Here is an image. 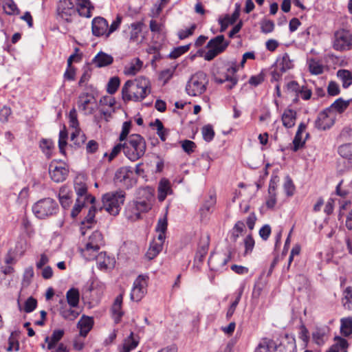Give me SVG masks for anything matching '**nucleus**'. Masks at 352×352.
<instances>
[{
    "mask_svg": "<svg viewBox=\"0 0 352 352\" xmlns=\"http://www.w3.org/2000/svg\"><path fill=\"white\" fill-rule=\"evenodd\" d=\"M77 5L80 15L85 17H91V10L94 8L91 6L89 0H78Z\"/></svg>",
    "mask_w": 352,
    "mask_h": 352,
    "instance_id": "a19ab883",
    "label": "nucleus"
},
{
    "mask_svg": "<svg viewBox=\"0 0 352 352\" xmlns=\"http://www.w3.org/2000/svg\"><path fill=\"white\" fill-rule=\"evenodd\" d=\"M132 175L133 172L129 169V168L122 167L116 171L114 180L116 183H119L129 188L135 183Z\"/></svg>",
    "mask_w": 352,
    "mask_h": 352,
    "instance_id": "4468645a",
    "label": "nucleus"
},
{
    "mask_svg": "<svg viewBox=\"0 0 352 352\" xmlns=\"http://www.w3.org/2000/svg\"><path fill=\"white\" fill-rule=\"evenodd\" d=\"M58 206L51 198H45L38 201L32 206V211L38 219H45L56 213Z\"/></svg>",
    "mask_w": 352,
    "mask_h": 352,
    "instance_id": "0eeeda50",
    "label": "nucleus"
},
{
    "mask_svg": "<svg viewBox=\"0 0 352 352\" xmlns=\"http://www.w3.org/2000/svg\"><path fill=\"white\" fill-rule=\"evenodd\" d=\"M309 72L313 75L322 74L324 69V65L321 60L311 58L307 60Z\"/></svg>",
    "mask_w": 352,
    "mask_h": 352,
    "instance_id": "c85d7f7f",
    "label": "nucleus"
},
{
    "mask_svg": "<svg viewBox=\"0 0 352 352\" xmlns=\"http://www.w3.org/2000/svg\"><path fill=\"white\" fill-rule=\"evenodd\" d=\"M229 45L225 40L223 35H218L211 38L206 45L208 50L205 53L204 58L206 60H213L219 54L223 52Z\"/></svg>",
    "mask_w": 352,
    "mask_h": 352,
    "instance_id": "6e6552de",
    "label": "nucleus"
},
{
    "mask_svg": "<svg viewBox=\"0 0 352 352\" xmlns=\"http://www.w3.org/2000/svg\"><path fill=\"white\" fill-rule=\"evenodd\" d=\"M300 87L296 81L294 80L289 82L286 85L287 91L289 93L294 94L297 97H298Z\"/></svg>",
    "mask_w": 352,
    "mask_h": 352,
    "instance_id": "774afa93",
    "label": "nucleus"
},
{
    "mask_svg": "<svg viewBox=\"0 0 352 352\" xmlns=\"http://www.w3.org/2000/svg\"><path fill=\"white\" fill-rule=\"evenodd\" d=\"M296 118V112L294 110L286 109L282 116L283 124L286 128H292L295 124Z\"/></svg>",
    "mask_w": 352,
    "mask_h": 352,
    "instance_id": "72a5a7b5",
    "label": "nucleus"
},
{
    "mask_svg": "<svg viewBox=\"0 0 352 352\" xmlns=\"http://www.w3.org/2000/svg\"><path fill=\"white\" fill-rule=\"evenodd\" d=\"M67 132L64 128L59 133L58 147L61 153H65V147L67 145Z\"/></svg>",
    "mask_w": 352,
    "mask_h": 352,
    "instance_id": "5fc2aeb1",
    "label": "nucleus"
},
{
    "mask_svg": "<svg viewBox=\"0 0 352 352\" xmlns=\"http://www.w3.org/2000/svg\"><path fill=\"white\" fill-rule=\"evenodd\" d=\"M131 127V122L126 121L123 123L122 127V131H121L120 137H119V140L120 142H123L124 140L126 141V140L127 139V136L130 132Z\"/></svg>",
    "mask_w": 352,
    "mask_h": 352,
    "instance_id": "680f3d73",
    "label": "nucleus"
},
{
    "mask_svg": "<svg viewBox=\"0 0 352 352\" xmlns=\"http://www.w3.org/2000/svg\"><path fill=\"white\" fill-rule=\"evenodd\" d=\"M190 49V45L180 46L175 48L169 54V57L171 58H177L183 54L188 52Z\"/></svg>",
    "mask_w": 352,
    "mask_h": 352,
    "instance_id": "bf43d9fd",
    "label": "nucleus"
},
{
    "mask_svg": "<svg viewBox=\"0 0 352 352\" xmlns=\"http://www.w3.org/2000/svg\"><path fill=\"white\" fill-rule=\"evenodd\" d=\"M283 188L287 196L294 195L295 187L292 179L289 176H287L285 179Z\"/></svg>",
    "mask_w": 352,
    "mask_h": 352,
    "instance_id": "052dcab7",
    "label": "nucleus"
},
{
    "mask_svg": "<svg viewBox=\"0 0 352 352\" xmlns=\"http://www.w3.org/2000/svg\"><path fill=\"white\" fill-rule=\"evenodd\" d=\"M74 188L77 195L76 199L87 201L89 204L94 203L96 199L94 197L88 194L87 188L85 184L82 182H76L74 184Z\"/></svg>",
    "mask_w": 352,
    "mask_h": 352,
    "instance_id": "412c9836",
    "label": "nucleus"
},
{
    "mask_svg": "<svg viewBox=\"0 0 352 352\" xmlns=\"http://www.w3.org/2000/svg\"><path fill=\"white\" fill-rule=\"evenodd\" d=\"M180 143L183 150L188 154L192 153L196 148L195 143L191 140H185Z\"/></svg>",
    "mask_w": 352,
    "mask_h": 352,
    "instance_id": "0e129e2a",
    "label": "nucleus"
},
{
    "mask_svg": "<svg viewBox=\"0 0 352 352\" xmlns=\"http://www.w3.org/2000/svg\"><path fill=\"white\" fill-rule=\"evenodd\" d=\"M349 100H344L342 98H340L337 99L327 109L329 110V112L332 115L334 111L341 113L344 111V110L349 107Z\"/></svg>",
    "mask_w": 352,
    "mask_h": 352,
    "instance_id": "ea45409f",
    "label": "nucleus"
},
{
    "mask_svg": "<svg viewBox=\"0 0 352 352\" xmlns=\"http://www.w3.org/2000/svg\"><path fill=\"white\" fill-rule=\"evenodd\" d=\"M175 69H176V66H174L170 68H168V69L162 71V72L160 73V78L161 80H164V82H166L168 80H169L172 78Z\"/></svg>",
    "mask_w": 352,
    "mask_h": 352,
    "instance_id": "69168bd1",
    "label": "nucleus"
},
{
    "mask_svg": "<svg viewBox=\"0 0 352 352\" xmlns=\"http://www.w3.org/2000/svg\"><path fill=\"white\" fill-rule=\"evenodd\" d=\"M201 133L203 138L206 142H210L214 138V131L212 126L210 124L204 126L201 129Z\"/></svg>",
    "mask_w": 352,
    "mask_h": 352,
    "instance_id": "3c124183",
    "label": "nucleus"
},
{
    "mask_svg": "<svg viewBox=\"0 0 352 352\" xmlns=\"http://www.w3.org/2000/svg\"><path fill=\"white\" fill-rule=\"evenodd\" d=\"M243 292V287H241L239 291V294H238L235 300L231 304V305L230 306V307L227 311V314H226L227 318H230L233 315V314H234V312L241 300Z\"/></svg>",
    "mask_w": 352,
    "mask_h": 352,
    "instance_id": "6e6d98bb",
    "label": "nucleus"
},
{
    "mask_svg": "<svg viewBox=\"0 0 352 352\" xmlns=\"http://www.w3.org/2000/svg\"><path fill=\"white\" fill-rule=\"evenodd\" d=\"M340 331L342 334L348 336L352 333V318H344L341 319Z\"/></svg>",
    "mask_w": 352,
    "mask_h": 352,
    "instance_id": "49530a36",
    "label": "nucleus"
},
{
    "mask_svg": "<svg viewBox=\"0 0 352 352\" xmlns=\"http://www.w3.org/2000/svg\"><path fill=\"white\" fill-rule=\"evenodd\" d=\"M338 153L341 157L348 160L352 164V143L340 146Z\"/></svg>",
    "mask_w": 352,
    "mask_h": 352,
    "instance_id": "c03bdc74",
    "label": "nucleus"
},
{
    "mask_svg": "<svg viewBox=\"0 0 352 352\" xmlns=\"http://www.w3.org/2000/svg\"><path fill=\"white\" fill-rule=\"evenodd\" d=\"M124 199L125 192L122 190L107 192L102 197V206L100 210L104 209L109 214L116 216L119 214Z\"/></svg>",
    "mask_w": 352,
    "mask_h": 352,
    "instance_id": "39448f33",
    "label": "nucleus"
},
{
    "mask_svg": "<svg viewBox=\"0 0 352 352\" xmlns=\"http://www.w3.org/2000/svg\"><path fill=\"white\" fill-rule=\"evenodd\" d=\"M348 342L346 339L341 337L335 338V343L326 352H347Z\"/></svg>",
    "mask_w": 352,
    "mask_h": 352,
    "instance_id": "58836bf2",
    "label": "nucleus"
},
{
    "mask_svg": "<svg viewBox=\"0 0 352 352\" xmlns=\"http://www.w3.org/2000/svg\"><path fill=\"white\" fill-rule=\"evenodd\" d=\"M96 206H91L89 209L88 213L85 218V221L82 223V227L80 228L81 234L85 236L87 233V230H84L85 228L87 227V229L91 228L90 225L94 222L95 214H96Z\"/></svg>",
    "mask_w": 352,
    "mask_h": 352,
    "instance_id": "2f4dec72",
    "label": "nucleus"
},
{
    "mask_svg": "<svg viewBox=\"0 0 352 352\" xmlns=\"http://www.w3.org/2000/svg\"><path fill=\"white\" fill-rule=\"evenodd\" d=\"M65 333L63 329H55L50 337H46L45 342L47 344L48 350L53 349L56 344L62 339Z\"/></svg>",
    "mask_w": 352,
    "mask_h": 352,
    "instance_id": "cd10ccee",
    "label": "nucleus"
},
{
    "mask_svg": "<svg viewBox=\"0 0 352 352\" xmlns=\"http://www.w3.org/2000/svg\"><path fill=\"white\" fill-rule=\"evenodd\" d=\"M148 276L147 275H139L134 280L131 292V300L139 302L147 292Z\"/></svg>",
    "mask_w": 352,
    "mask_h": 352,
    "instance_id": "9d476101",
    "label": "nucleus"
},
{
    "mask_svg": "<svg viewBox=\"0 0 352 352\" xmlns=\"http://www.w3.org/2000/svg\"><path fill=\"white\" fill-rule=\"evenodd\" d=\"M69 170L65 166H57L55 163H51L49 167V173L51 179L56 182H63L68 175Z\"/></svg>",
    "mask_w": 352,
    "mask_h": 352,
    "instance_id": "f3484780",
    "label": "nucleus"
},
{
    "mask_svg": "<svg viewBox=\"0 0 352 352\" xmlns=\"http://www.w3.org/2000/svg\"><path fill=\"white\" fill-rule=\"evenodd\" d=\"M274 342L271 340L263 339L257 346L254 352H272Z\"/></svg>",
    "mask_w": 352,
    "mask_h": 352,
    "instance_id": "a18cd8bd",
    "label": "nucleus"
},
{
    "mask_svg": "<svg viewBox=\"0 0 352 352\" xmlns=\"http://www.w3.org/2000/svg\"><path fill=\"white\" fill-rule=\"evenodd\" d=\"M157 192V198L160 201H163L167 195L172 194L170 183L167 179L163 178L160 181Z\"/></svg>",
    "mask_w": 352,
    "mask_h": 352,
    "instance_id": "4be33fe9",
    "label": "nucleus"
},
{
    "mask_svg": "<svg viewBox=\"0 0 352 352\" xmlns=\"http://www.w3.org/2000/svg\"><path fill=\"white\" fill-rule=\"evenodd\" d=\"M39 147L47 158L50 159L52 157L54 148V142L52 140L42 138L39 142Z\"/></svg>",
    "mask_w": 352,
    "mask_h": 352,
    "instance_id": "e433bc0d",
    "label": "nucleus"
},
{
    "mask_svg": "<svg viewBox=\"0 0 352 352\" xmlns=\"http://www.w3.org/2000/svg\"><path fill=\"white\" fill-rule=\"evenodd\" d=\"M67 302L73 307H77L79 304L80 293L78 289L71 288L66 293Z\"/></svg>",
    "mask_w": 352,
    "mask_h": 352,
    "instance_id": "c9c22d12",
    "label": "nucleus"
},
{
    "mask_svg": "<svg viewBox=\"0 0 352 352\" xmlns=\"http://www.w3.org/2000/svg\"><path fill=\"white\" fill-rule=\"evenodd\" d=\"M338 78L342 81V87L348 88L352 85V72L346 69H339L337 72Z\"/></svg>",
    "mask_w": 352,
    "mask_h": 352,
    "instance_id": "79ce46f5",
    "label": "nucleus"
},
{
    "mask_svg": "<svg viewBox=\"0 0 352 352\" xmlns=\"http://www.w3.org/2000/svg\"><path fill=\"white\" fill-rule=\"evenodd\" d=\"M34 274V270L32 266L26 267L24 270L23 276V283L24 285H28L30 283Z\"/></svg>",
    "mask_w": 352,
    "mask_h": 352,
    "instance_id": "e2e57ef3",
    "label": "nucleus"
},
{
    "mask_svg": "<svg viewBox=\"0 0 352 352\" xmlns=\"http://www.w3.org/2000/svg\"><path fill=\"white\" fill-rule=\"evenodd\" d=\"M61 306L59 309L60 316L65 320H74L79 315L78 311L74 309V307H71L68 303L60 301Z\"/></svg>",
    "mask_w": 352,
    "mask_h": 352,
    "instance_id": "5701e85b",
    "label": "nucleus"
},
{
    "mask_svg": "<svg viewBox=\"0 0 352 352\" xmlns=\"http://www.w3.org/2000/svg\"><path fill=\"white\" fill-rule=\"evenodd\" d=\"M142 62L139 58H135L124 67V72L126 75L134 76L142 68Z\"/></svg>",
    "mask_w": 352,
    "mask_h": 352,
    "instance_id": "473e14b6",
    "label": "nucleus"
},
{
    "mask_svg": "<svg viewBox=\"0 0 352 352\" xmlns=\"http://www.w3.org/2000/svg\"><path fill=\"white\" fill-rule=\"evenodd\" d=\"M94 258L96 260L98 267L101 270L106 271L114 267L116 263L114 258L107 256L105 252L96 254Z\"/></svg>",
    "mask_w": 352,
    "mask_h": 352,
    "instance_id": "a211bd4d",
    "label": "nucleus"
},
{
    "mask_svg": "<svg viewBox=\"0 0 352 352\" xmlns=\"http://www.w3.org/2000/svg\"><path fill=\"white\" fill-rule=\"evenodd\" d=\"M104 243L102 234L98 230H95L83 239L78 250L85 259L91 261L94 259Z\"/></svg>",
    "mask_w": 352,
    "mask_h": 352,
    "instance_id": "7ed1b4c3",
    "label": "nucleus"
},
{
    "mask_svg": "<svg viewBox=\"0 0 352 352\" xmlns=\"http://www.w3.org/2000/svg\"><path fill=\"white\" fill-rule=\"evenodd\" d=\"M149 80L144 77L135 80H127L122 89V98L124 101H142L151 93Z\"/></svg>",
    "mask_w": 352,
    "mask_h": 352,
    "instance_id": "f257e3e1",
    "label": "nucleus"
},
{
    "mask_svg": "<svg viewBox=\"0 0 352 352\" xmlns=\"http://www.w3.org/2000/svg\"><path fill=\"white\" fill-rule=\"evenodd\" d=\"M334 124V116L326 109L320 112L315 121V126L319 130L329 129Z\"/></svg>",
    "mask_w": 352,
    "mask_h": 352,
    "instance_id": "dca6fc26",
    "label": "nucleus"
},
{
    "mask_svg": "<svg viewBox=\"0 0 352 352\" xmlns=\"http://www.w3.org/2000/svg\"><path fill=\"white\" fill-rule=\"evenodd\" d=\"M113 57L104 52H99L94 58L93 62L98 67L107 66L113 63Z\"/></svg>",
    "mask_w": 352,
    "mask_h": 352,
    "instance_id": "7c9ffc66",
    "label": "nucleus"
},
{
    "mask_svg": "<svg viewBox=\"0 0 352 352\" xmlns=\"http://www.w3.org/2000/svg\"><path fill=\"white\" fill-rule=\"evenodd\" d=\"M342 303L346 309L352 310V287H347L345 289Z\"/></svg>",
    "mask_w": 352,
    "mask_h": 352,
    "instance_id": "de8ad7c7",
    "label": "nucleus"
},
{
    "mask_svg": "<svg viewBox=\"0 0 352 352\" xmlns=\"http://www.w3.org/2000/svg\"><path fill=\"white\" fill-rule=\"evenodd\" d=\"M122 294H120L116 297L113 305L111 308V311L115 318L116 322H118L123 313L122 311Z\"/></svg>",
    "mask_w": 352,
    "mask_h": 352,
    "instance_id": "4c0bfd02",
    "label": "nucleus"
},
{
    "mask_svg": "<svg viewBox=\"0 0 352 352\" xmlns=\"http://www.w3.org/2000/svg\"><path fill=\"white\" fill-rule=\"evenodd\" d=\"M260 24L261 32L265 34L272 32L274 30L275 26L273 21L266 19H263Z\"/></svg>",
    "mask_w": 352,
    "mask_h": 352,
    "instance_id": "603ef678",
    "label": "nucleus"
},
{
    "mask_svg": "<svg viewBox=\"0 0 352 352\" xmlns=\"http://www.w3.org/2000/svg\"><path fill=\"white\" fill-rule=\"evenodd\" d=\"M124 154L131 161L141 158L146 149V141L139 134H132L124 142Z\"/></svg>",
    "mask_w": 352,
    "mask_h": 352,
    "instance_id": "20e7f679",
    "label": "nucleus"
},
{
    "mask_svg": "<svg viewBox=\"0 0 352 352\" xmlns=\"http://www.w3.org/2000/svg\"><path fill=\"white\" fill-rule=\"evenodd\" d=\"M58 199L63 208H67L72 202V192L67 186H63L59 190Z\"/></svg>",
    "mask_w": 352,
    "mask_h": 352,
    "instance_id": "393cba45",
    "label": "nucleus"
},
{
    "mask_svg": "<svg viewBox=\"0 0 352 352\" xmlns=\"http://www.w3.org/2000/svg\"><path fill=\"white\" fill-rule=\"evenodd\" d=\"M94 325V320L91 317L82 316L78 322V327L80 329V335L86 337Z\"/></svg>",
    "mask_w": 352,
    "mask_h": 352,
    "instance_id": "b1692460",
    "label": "nucleus"
},
{
    "mask_svg": "<svg viewBox=\"0 0 352 352\" xmlns=\"http://www.w3.org/2000/svg\"><path fill=\"white\" fill-rule=\"evenodd\" d=\"M71 140L74 142V144L78 146H80L82 144L85 140L86 137L84 133L81 132L80 130H76V131H73L71 134Z\"/></svg>",
    "mask_w": 352,
    "mask_h": 352,
    "instance_id": "8fccbe9b",
    "label": "nucleus"
},
{
    "mask_svg": "<svg viewBox=\"0 0 352 352\" xmlns=\"http://www.w3.org/2000/svg\"><path fill=\"white\" fill-rule=\"evenodd\" d=\"M37 302L36 299L32 297H30L27 299L25 302L24 311L26 313H30L33 311L36 307Z\"/></svg>",
    "mask_w": 352,
    "mask_h": 352,
    "instance_id": "338daca9",
    "label": "nucleus"
},
{
    "mask_svg": "<svg viewBox=\"0 0 352 352\" xmlns=\"http://www.w3.org/2000/svg\"><path fill=\"white\" fill-rule=\"evenodd\" d=\"M237 69L236 63H232V65L227 68L226 73L223 78L215 77L214 81L219 84L228 82L229 84L226 85V88L228 89H232L238 82V78L236 75Z\"/></svg>",
    "mask_w": 352,
    "mask_h": 352,
    "instance_id": "f8f14e48",
    "label": "nucleus"
},
{
    "mask_svg": "<svg viewBox=\"0 0 352 352\" xmlns=\"http://www.w3.org/2000/svg\"><path fill=\"white\" fill-rule=\"evenodd\" d=\"M327 327H317L312 332V339L318 345H322L328 339Z\"/></svg>",
    "mask_w": 352,
    "mask_h": 352,
    "instance_id": "bb28decb",
    "label": "nucleus"
},
{
    "mask_svg": "<svg viewBox=\"0 0 352 352\" xmlns=\"http://www.w3.org/2000/svg\"><path fill=\"white\" fill-rule=\"evenodd\" d=\"M163 245L162 243H157V241H153L148 250L146 256L148 259L151 260L154 258L162 250Z\"/></svg>",
    "mask_w": 352,
    "mask_h": 352,
    "instance_id": "37998d69",
    "label": "nucleus"
},
{
    "mask_svg": "<svg viewBox=\"0 0 352 352\" xmlns=\"http://www.w3.org/2000/svg\"><path fill=\"white\" fill-rule=\"evenodd\" d=\"M144 23L141 21L135 22L130 25L129 28L130 30V37L129 41L131 43H134L139 44L142 43L144 37L141 36V32L142 31V27Z\"/></svg>",
    "mask_w": 352,
    "mask_h": 352,
    "instance_id": "aec40b11",
    "label": "nucleus"
},
{
    "mask_svg": "<svg viewBox=\"0 0 352 352\" xmlns=\"http://www.w3.org/2000/svg\"><path fill=\"white\" fill-rule=\"evenodd\" d=\"M120 79L118 77L111 78L107 84V92L110 94H113L117 91L120 86Z\"/></svg>",
    "mask_w": 352,
    "mask_h": 352,
    "instance_id": "4d7b16f0",
    "label": "nucleus"
},
{
    "mask_svg": "<svg viewBox=\"0 0 352 352\" xmlns=\"http://www.w3.org/2000/svg\"><path fill=\"white\" fill-rule=\"evenodd\" d=\"M153 189H143L140 191V195L144 196L146 199H140L130 202L125 210L126 217L132 221L140 219L141 213L148 211L152 206L153 199Z\"/></svg>",
    "mask_w": 352,
    "mask_h": 352,
    "instance_id": "f03ea898",
    "label": "nucleus"
},
{
    "mask_svg": "<svg viewBox=\"0 0 352 352\" xmlns=\"http://www.w3.org/2000/svg\"><path fill=\"white\" fill-rule=\"evenodd\" d=\"M233 14L230 16L226 14L223 18H219V23L221 25L220 32H224L229 25L234 24L238 19H233Z\"/></svg>",
    "mask_w": 352,
    "mask_h": 352,
    "instance_id": "09e8293b",
    "label": "nucleus"
},
{
    "mask_svg": "<svg viewBox=\"0 0 352 352\" xmlns=\"http://www.w3.org/2000/svg\"><path fill=\"white\" fill-rule=\"evenodd\" d=\"M95 98L92 94L82 93L78 96V107L85 115H91L94 111Z\"/></svg>",
    "mask_w": 352,
    "mask_h": 352,
    "instance_id": "9b49d317",
    "label": "nucleus"
},
{
    "mask_svg": "<svg viewBox=\"0 0 352 352\" xmlns=\"http://www.w3.org/2000/svg\"><path fill=\"white\" fill-rule=\"evenodd\" d=\"M207 84L206 74L203 72H197L187 82L186 93L191 96H200L206 91Z\"/></svg>",
    "mask_w": 352,
    "mask_h": 352,
    "instance_id": "423d86ee",
    "label": "nucleus"
},
{
    "mask_svg": "<svg viewBox=\"0 0 352 352\" xmlns=\"http://www.w3.org/2000/svg\"><path fill=\"white\" fill-rule=\"evenodd\" d=\"M333 47L337 51H348L352 50V34L344 29L334 33Z\"/></svg>",
    "mask_w": 352,
    "mask_h": 352,
    "instance_id": "1a4fd4ad",
    "label": "nucleus"
},
{
    "mask_svg": "<svg viewBox=\"0 0 352 352\" xmlns=\"http://www.w3.org/2000/svg\"><path fill=\"white\" fill-rule=\"evenodd\" d=\"M275 352H296V340L293 336L285 335L278 344H274Z\"/></svg>",
    "mask_w": 352,
    "mask_h": 352,
    "instance_id": "2eb2a0df",
    "label": "nucleus"
},
{
    "mask_svg": "<svg viewBox=\"0 0 352 352\" xmlns=\"http://www.w3.org/2000/svg\"><path fill=\"white\" fill-rule=\"evenodd\" d=\"M216 204V197L214 195H210V197L204 201L203 205L199 209L200 215L201 218L206 217L208 214H210L212 208H214Z\"/></svg>",
    "mask_w": 352,
    "mask_h": 352,
    "instance_id": "c756f323",
    "label": "nucleus"
},
{
    "mask_svg": "<svg viewBox=\"0 0 352 352\" xmlns=\"http://www.w3.org/2000/svg\"><path fill=\"white\" fill-rule=\"evenodd\" d=\"M87 203L89 202L85 200L76 199V203L71 212L72 217L74 218L76 217L81 211L82 208H84Z\"/></svg>",
    "mask_w": 352,
    "mask_h": 352,
    "instance_id": "864d4df0",
    "label": "nucleus"
},
{
    "mask_svg": "<svg viewBox=\"0 0 352 352\" xmlns=\"http://www.w3.org/2000/svg\"><path fill=\"white\" fill-rule=\"evenodd\" d=\"M276 65L282 72H286L294 67L293 60H292L287 53H284L279 56L276 62Z\"/></svg>",
    "mask_w": 352,
    "mask_h": 352,
    "instance_id": "a878e982",
    "label": "nucleus"
},
{
    "mask_svg": "<svg viewBox=\"0 0 352 352\" xmlns=\"http://www.w3.org/2000/svg\"><path fill=\"white\" fill-rule=\"evenodd\" d=\"M76 10L72 0H60L57 6V14L63 20L70 22Z\"/></svg>",
    "mask_w": 352,
    "mask_h": 352,
    "instance_id": "ddd939ff",
    "label": "nucleus"
},
{
    "mask_svg": "<svg viewBox=\"0 0 352 352\" xmlns=\"http://www.w3.org/2000/svg\"><path fill=\"white\" fill-rule=\"evenodd\" d=\"M243 242L245 246L244 255L245 256L250 254L252 252L255 243L251 234L248 235L245 238Z\"/></svg>",
    "mask_w": 352,
    "mask_h": 352,
    "instance_id": "13d9d810",
    "label": "nucleus"
},
{
    "mask_svg": "<svg viewBox=\"0 0 352 352\" xmlns=\"http://www.w3.org/2000/svg\"><path fill=\"white\" fill-rule=\"evenodd\" d=\"M108 30V23L102 17H96L92 21V33L94 36H107Z\"/></svg>",
    "mask_w": 352,
    "mask_h": 352,
    "instance_id": "6ab92c4d",
    "label": "nucleus"
},
{
    "mask_svg": "<svg viewBox=\"0 0 352 352\" xmlns=\"http://www.w3.org/2000/svg\"><path fill=\"white\" fill-rule=\"evenodd\" d=\"M139 341L133 337V333L124 339L122 346L120 348L119 352H130L137 347Z\"/></svg>",
    "mask_w": 352,
    "mask_h": 352,
    "instance_id": "f704fd0d",
    "label": "nucleus"
}]
</instances>
